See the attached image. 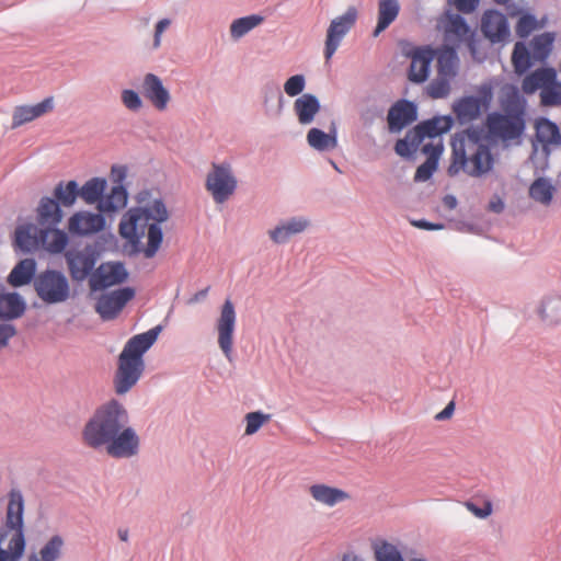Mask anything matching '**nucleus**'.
Returning a JSON list of instances; mask_svg holds the SVG:
<instances>
[{"label": "nucleus", "mask_w": 561, "mask_h": 561, "mask_svg": "<svg viewBox=\"0 0 561 561\" xmlns=\"http://www.w3.org/2000/svg\"><path fill=\"white\" fill-rule=\"evenodd\" d=\"M83 443L94 449L105 447L113 458H129L138 454L140 439L129 426L125 407L111 400L99 407L82 431Z\"/></svg>", "instance_id": "f257e3e1"}, {"label": "nucleus", "mask_w": 561, "mask_h": 561, "mask_svg": "<svg viewBox=\"0 0 561 561\" xmlns=\"http://www.w3.org/2000/svg\"><path fill=\"white\" fill-rule=\"evenodd\" d=\"M168 217L163 202L153 201L146 207L128 209L121 219L118 231L134 251L142 252L150 259L160 249L163 239L160 225L167 221Z\"/></svg>", "instance_id": "f03ea898"}, {"label": "nucleus", "mask_w": 561, "mask_h": 561, "mask_svg": "<svg viewBox=\"0 0 561 561\" xmlns=\"http://www.w3.org/2000/svg\"><path fill=\"white\" fill-rule=\"evenodd\" d=\"M494 165L490 147L477 133L466 131L453 141V160L448 174L454 176L463 171L470 176L480 178L489 173Z\"/></svg>", "instance_id": "7ed1b4c3"}, {"label": "nucleus", "mask_w": 561, "mask_h": 561, "mask_svg": "<svg viewBox=\"0 0 561 561\" xmlns=\"http://www.w3.org/2000/svg\"><path fill=\"white\" fill-rule=\"evenodd\" d=\"M160 330V327H156L145 333L134 335L127 341L118 356L114 377L116 393L128 392L140 379L145 370L144 354L157 341Z\"/></svg>", "instance_id": "20e7f679"}, {"label": "nucleus", "mask_w": 561, "mask_h": 561, "mask_svg": "<svg viewBox=\"0 0 561 561\" xmlns=\"http://www.w3.org/2000/svg\"><path fill=\"white\" fill-rule=\"evenodd\" d=\"M451 121L448 117H434L409 130L403 139L396 142L394 150L401 157H410L416 152L426 138L428 142L442 141L439 136L448 131Z\"/></svg>", "instance_id": "39448f33"}, {"label": "nucleus", "mask_w": 561, "mask_h": 561, "mask_svg": "<svg viewBox=\"0 0 561 561\" xmlns=\"http://www.w3.org/2000/svg\"><path fill=\"white\" fill-rule=\"evenodd\" d=\"M23 510L22 494L12 491L7 510L5 527L14 533L9 540L8 550L0 549V561H19L24 552Z\"/></svg>", "instance_id": "423d86ee"}, {"label": "nucleus", "mask_w": 561, "mask_h": 561, "mask_svg": "<svg viewBox=\"0 0 561 561\" xmlns=\"http://www.w3.org/2000/svg\"><path fill=\"white\" fill-rule=\"evenodd\" d=\"M485 126L490 136L508 145L518 142L525 130L524 108H516L508 113H491L488 115Z\"/></svg>", "instance_id": "0eeeda50"}, {"label": "nucleus", "mask_w": 561, "mask_h": 561, "mask_svg": "<svg viewBox=\"0 0 561 561\" xmlns=\"http://www.w3.org/2000/svg\"><path fill=\"white\" fill-rule=\"evenodd\" d=\"M34 290L46 305H57L70 297V284L67 276L56 270H45L34 278Z\"/></svg>", "instance_id": "6e6552de"}, {"label": "nucleus", "mask_w": 561, "mask_h": 561, "mask_svg": "<svg viewBox=\"0 0 561 561\" xmlns=\"http://www.w3.org/2000/svg\"><path fill=\"white\" fill-rule=\"evenodd\" d=\"M238 180L229 162H213L205 180V188L216 204H224L236 193Z\"/></svg>", "instance_id": "1a4fd4ad"}, {"label": "nucleus", "mask_w": 561, "mask_h": 561, "mask_svg": "<svg viewBox=\"0 0 561 561\" xmlns=\"http://www.w3.org/2000/svg\"><path fill=\"white\" fill-rule=\"evenodd\" d=\"M357 19V10L354 7L347 9V11L331 21L330 26L327 31L324 57L329 61L336 49L339 48L343 37L353 27Z\"/></svg>", "instance_id": "9d476101"}, {"label": "nucleus", "mask_w": 561, "mask_h": 561, "mask_svg": "<svg viewBox=\"0 0 561 561\" xmlns=\"http://www.w3.org/2000/svg\"><path fill=\"white\" fill-rule=\"evenodd\" d=\"M492 100L490 88L483 87L478 96H465L454 105V113L461 123L477 119L483 111H486Z\"/></svg>", "instance_id": "9b49d317"}, {"label": "nucleus", "mask_w": 561, "mask_h": 561, "mask_svg": "<svg viewBox=\"0 0 561 561\" xmlns=\"http://www.w3.org/2000/svg\"><path fill=\"white\" fill-rule=\"evenodd\" d=\"M65 259L69 274L76 282H82L91 276L98 261L95 252L90 247L81 250H69L65 253Z\"/></svg>", "instance_id": "f8f14e48"}, {"label": "nucleus", "mask_w": 561, "mask_h": 561, "mask_svg": "<svg viewBox=\"0 0 561 561\" xmlns=\"http://www.w3.org/2000/svg\"><path fill=\"white\" fill-rule=\"evenodd\" d=\"M236 327V310L232 301L226 299L217 321L218 345L227 359L231 360L233 332Z\"/></svg>", "instance_id": "ddd939ff"}, {"label": "nucleus", "mask_w": 561, "mask_h": 561, "mask_svg": "<svg viewBox=\"0 0 561 561\" xmlns=\"http://www.w3.org/2000/svg\"><path fill=\"white\" fill-rule=\"evenodd\" d=\"M128 273L122 263H102L90 276L91 290H102L118 285L127 279Z\"/></svg>", "instance_id": "4468645a"}, {"label": "nucleus", "mask_w": 561, "mask_h": 561, "mask_svg": "<svg viewBox=\"0 0 561 561\" xmlns=\"http://www.w3.org/2000/svg\"><path fill=\"white\" fill-rule=\"evenodd\" d=\"M135 296V290L124 287L102 295L95 305V310L103 320H112L118 316L125 305Z\"/></svg>", "instance_id": "2eb2a0df"}, {"label": "nucleus", "mask_w": 561, "mask_h": 561, "mask_svg": "<svg viewBox=\"0 0 561 561\" xmlns=\"http://www.w3.org/2000/svg\"><path fill=\"white\" fill-rule=\"evenodd\" d=\"M411 59L408 78L411 82L423 83L430 75V67L436 56V50L426 47H413L407 53Z\"/></svg>", "instance_id": "dca6fc26"}, {"label": "nucleus", "mask_w": 561, "mask_h": 561, "mask_svg": "<svg viewBox=\"0 0 561 561\" xmlns=\"http://www.w3.org/2000/svg\"><path fill=\"white\" fill-rule=\"evenodd\" d=\"M105 227V218L101 214L87 210L75 213L68 219V231L75 236H91L102 231Z\"/></svg>", "instance_id": "f3484780"}, {"label": "nucleus", "mask_w": 561, "mask_h": 561, "mask_svg": "<svg viewBox=\"0 0 561 561\" xmlns=\"http://www.w3.org/2000/svg\"><path fill=\"white\" fill-rule=\"evenodd\" d=\"M141 93L156 110L161 112L168 107L171 101L169 90L163 85L161 79L153 73H147L144 77Z\"/></svg>", "instance_id": "a211bd4d"}, {"label": "nucleus", "mask_w": 561, "mask_h": 561, "mask_svg": "<svg viewBox=\"0 0 561 561\" xmlns=\"http://www.w3.org/2000/svg\"><path fill=\"white\" fill-rule=\"evenodd\" d=\"M481 31L492 43H500L510 36L507 21L499 11H486L481 20Z\"/></svg>", "instance_id": "6ab92c4d"}, {"label": "nucleus", "mask_w": 561, "mask_h": 561, "mask_svg": "<svg viewBox=\"0 0 561 561\" xmlns=\"http://www.w3.org/2000/svg\"><path fill=\"white\" fill-rule=\"evenodd\" d=\"M416 106L407 100L398 101L388 112L390 131H400L416 119Z\"/></svg>", "instance_id": "aec40b11"}, {"label": "nucleus", "mask_w": 561, "mask_h": 561, "mask_svg": "<svg viewBox=\"0 0 561 561\" xmlns=\"http://www.w3.org/2000/svg\"><path fill=\"white\" fill-rule=\"evenodd\" d=\"M42 228L32 222L19 225L14 231V245L24 253L41 249Z\"/></svg>", "instance_id": "412c9836"}, {"label": "nucleus", "mask_w": 561, "mask_h": 561, "mask_svg": "<svg viewBox=\"0 0 561 561\" xmlns=\"http://www.w3.org/2000/svg\"><path fill=\"white\" fill-rule=\"evenodd\" d=\"M53 108V98H46L45 100L35 105L16 106L12 114V128H18L26 123H30L51 112Z\"/></svg>", "instance_id": "4be33fe9"}, {"label": "nucleus", "mask_w": 561, "mask_h": 561, "mask_svg": "<svg viewBox=\"0 0 561 561\" xmlns=\"http://www.w3.org/2000/svg\"><path fill=\"white\" fill-rule=\"evenodd\" d=\"M421 151L427 156V159L422 163L415 172L414 180L416 182L427 181L437 168L438 159L443 152V144L440 141L426 142L421 148Z\"/></svg>", "instance_id": "5701e85b"}, {"label": "nucleus", "mask_w": 561, "mask_h": 561, "mask_svg": "<svg viewBox=\"0 0 561 561\" xmlns=\"http://www.w3.org/2000/svg\"><path fill=\"white\" fill-rule=\"evenodd\" d=\"M62 210L54 198L43 197L41 198L36 208V218L43 227H56L62 220Z\"/></svg>", "instance_id": "b1692460"}, {"label": "nucleus", "mask_w": 561, "mask_h": 561, "mask_svg": "<svg viewBox=\"0 0 561 561\" xmlns=\"http://www.w3.org/2000/svg\"><path fill=\"white\" fill-rule=\"evenodd\" d=\"M25 308L24 299L16 293L5 291V288L2 285V290L0 293V319H18L23 316Z\"/></svg>", "instance_id": "393cba45"}, {"label": "nucleus", "mask_w": 561, "mask_h": 561, "mask_svg": "<svg viewBox=\"0 0 561 561\" xmlns=\"http://www.w3.org/2000/svg\"><path fill=\"white\" fill-rule=\"evenodd\" d=\"M557 79V71L553 68H540L527 75L522 82V90L526 94L540 92L548 83Z\"/></svg>", "instance_id": "a878e982"}, {"label": "nucleus", "mask_w": 561, "mask_h": 561, "mask_svg": "<svg viewBox=\"0 0 561 561\" xmlns=\"http://www.w3.org/2000/svg\"><path fill=\"white\" fill-rule=\"evenodd\" d=\"M309 493L314 501L328 506H334L335 504L350 499L347 492L321 483L311 485L309 488Z\"/></svg>", "instance_id": "bb28decb"}, {"label": "nucleus", "mask_w": 561, "mask_h": 561, "mask_svg": "<svg viewBox=\"0 0 561 561\" xmlns=\"http://www.w3.org/2000/svg\"><path fill=\"white\" fill-rule=\"evenodd\" d=\"M68 241V236L65 231L55 227L42 228L41 248L48 253H61L66 249Z\"/></svg>", "instance_id": "cd10ccee"}, {"label": "nucleus", "mask_w": 561, "mask_h": 561, "mask_svg": "<svg viewBox=\"0 0 561 561\" xmlns=\"http://www.w3.org/2000/svg\"><path fill=\"white\" fill-rule=\"evenodd\" d=\"M36 272V262L34 259L21 260L10 272L8 283L13 287H20L30 284Z\"/></svg>", "instance_id": "c85d7f7f"}, {"label": "nucleus", "mask_w": 561, "mask_h": 561, "mask_svg": "<svg viewBox=\"0 0 561 561\" xmlns=\"http://www.w3.org/2000/svg\"><path fill=\"white\" fill-rule=\"evenodd\" d=\"M294 110L298 121L302 125L310 124L320 111V103L313 94H302L294 103Z\"/></svg>", "instance_id": "c756f323"}, {"label": "nucleus", "mask_w": 561, "mask_h": 561, "mask_svg": "<svg viewBox=\"0 0 561 561\" xmlns=\"http://www.w3.org/2000/svg\"><path fill=\"white\" fill-rule=\"evenodd\" d=\"M400 4L398 0H379L378 2V21L373 33L377 37L383 32L399 15Z\"/></svg>", "instance_id": "7c9ffc66"}, {"label": "nucleus", "mask_w": 561, "mask_h": 561, "mask_svg": "<svg viewBox=\"0 0 561 561\" xmlns=\"http://www.w3.org/2000/svg\"><path fill=\"white\" fill-rule=\"evenodd\" d=\"M127 192L123 185L114 186L111 192L99 201L98 209L103 214L117 211L126 206Z\"/></svg>", "instance_id": "2f4dec72"}, {"label": "nucleus", "mask_w": 561, "mask_h": 561, "mask_svg": "<svg viewBox=\"0 0 561 561\" xmlns=\"http://www.w3.org/2000/svg\"><path fill=\"white\" fill-rule=\"evenodd\" d=\"M308 226V221L301 218H293L278 225L271 230L270 237L275 243H285L291 236L302 232Z\"/></svg>", "instance_id": "473e14b6"}, {"label": "nucleus", "mask_w": 561, "mask_h": 561, "mask_svg": "<svg viewBox=\"0 0 561 561\" xmlns=\"http://www.w3.org/2000/svg\"><path fill=\"white\" fill-rule=\"evenodd\" d=\"M538 314L549 325L559 324L561 322V297L551 296L545 298L540 304Z\"/></svg>", "instance_id": "72a5a7b5"}, {"label": "nucleus", "mask_w": 561, "mask_h": 561, "mask_svg": "<svg viewBox=\"0 0 561 561\" xmlns=\"http://www.w3.org/2000/svg\"><path fill=\"white\" fill-rule=\"evenodd\" d=\"M536 137L543 147H548L550 145L558 146L561 144L559 127L546 118H541L537 122Z\"/></svg>", "instance_id": "f704fd0d"}, {"label": "nucleus", "mask_w": 561, "mask_h": 561, "mask_svg": "<svg viewBox=\"0 0 561 561\" xmlns=\"http://www.w3.org/2000/svg\"><path fill=\"white\" fill-rule=\"evenodd\" d=\"M64 548V540L60 536H53L37 553H31L27 561H57Z\"/></svg>", "instance_id": "c9c22d12"}, {"label": "nucleus", "mask_w": 561, "mask_h": 561, "mask_svg": "<svg viewBox=\"0 0 561 561\" xmlns=\"http://www.w3.org/2000/svg\"><path fill=\"white\" fill-rule=\"evenodd\" d=\"M470 30L460 15H451L445 27V36L448 42L460 43L467 41Z\"/></svg>", "instance_id": "e433bc0d"}, {"label": "nucleus", "mask_w": 561, "mask_h": 561, "mask_svg": "<svg viewBox=\"0 0 561 561\" xmlns=\"http://www.w3.org/2000/svg\"><path fill=\"white\" fill-rule=\"evenodd\" d=\"M106 188V181L101 178H93L87 181L79 188V196L89 205L99 204Z\"/></svg>", "instance_id": "4c0bfd02"}, {"label": "nucleus", "mask_w": 561, "mask_h": 561, "mask_svg": "<svg viewBox=\"0 0 561 561\" xmlns=\"http://www.w3.org/2000/svg\"><path fill=\"white\" fill-rule=\"evenodd\" d=\"M458 57L454 48H444L437 55V73L454 79L457 75Z\"/></svg>", "instance_id": "58836bf2"}, {"label": "nucleus", "mask_w": 561, "mask_h": 561, "mask_svg": "<svg viewBox=\"0 0 561 561\" xmlns=\"http://www.w3.org/2000/svg\"><path fill=\"white\" fill-rule=\"evenodd\" d=\"M310 147L319 151L334 149L337 146L335 133L327 134L319 128H311L307 134Z\"/></svg>", "instance_id": "ea45409f"}, {"label": "nucleus", "mask_w": 561, "mask_h": 561, "mask_svg": "<svg viewBox=\"0 0 561 561\" xmlns=\"http://www.w3.org/2000/svg\"><path fill=\"white\" fill-rule=\"evenodd\" d=\"M78 196L79 186L76 181L59 182L54 188V199L65 207L72 206Z\"/></svg>", "instance_id": "a19ab883"}, {"label": "nucleus", "mask_w": 561, "mask_h": 561, "mask_svg": "<svg viewBox=\"0 0 561 561\" xmlns=\"http://www.w3.org/2000/svg\"><path fill=\"white\" fill-rule=\"evenodd\" d=\"M263 16L252 14L234 20L230 25V35L233 39H239L254 27L263 22Z\"/></svg>", "instance_id": "79ce46f5"}, {"label": "nucleus", "mask_w": 561, "mask_h": 561, "mask_svg": "<svg viewBox=\"0 0 561 561\" xmlns=\"http://www.w3.org/2000/svg\"><path fill=\"white\" fill-rule=\"evenodd\" d=\"M531 58L527 46L523 42H517L512 54V64L517 75L525 73L531 67Z\"/></svg>", "instance_id": "37998d69"}, {"label": "nucleus", "mask_w": 561, "mask_h": 561, "mask_svg": "<svg viewBox=\"0 0 561 561\" xmlns=\"http://www.w3.org/2000/svg\"><path fill=\"white\" fill-rule=\"evenodd\" d=\"M553 41L554 37L551 33H543L535 36L531 41L534 59L541 62L545 61L552 50Z\"/></svg>", "instance_id": "c03bdc74"}, {"label": "nucleus", "mask_w": 561, "mask_h": 561, "mask_svg": "<svg viewBox=\"0 0 561 561\" xmlns=\"http://www.w3.org/2000/svg\"><path fill=\"white\" fill-rule=\"evenodd\" d=\"M553 193L554 187L552 184L542 178L537 179L529 188L530 197L543 205H549L551 203Z\"/></svg>", "instance_id": "a18cd8bd"}, {"label": "nucleus", "mask_w": 561, "mask_h": 561, "mask_svg": "<svg viewBox=\"0 0 561 561\" xmlns=\"http://www.w3.org/2000/svg\"><path fill=\"white\" fill-rule=\"evenodd\" d=\"M451 81V78L437 73L436 78L427 85L426 92L432 99L446 98L450 92Z\"/></svg>", "instance_id": "49530a36"}, {"label": "nucleus", "mask_w": 561, "mask_h": 561, "mask_svg": "<svg viewBox=\"0 0 561 561\" xmlns=\"http://www.w3.org/2000/svg\"><path fill=\"white\" fill-rule=\"evenodd\" d=\"M541 104L546 106L561 105V83L554 79L540 92Z\"/></svg>", "instance_id": "de8ad7c7"}, {"label": "nucleus", "mask_w": 561, "mask_h": 561, "mask_svg": "<svg viewBox=\"0 0 561 561\" xmlns=\"http://www.w3.org/2000/svg\"><path fill=\"white\" fill-rule=\"evenodd\" d=\"M377 561H404L396 546L389 542H381L375 546Z\"/></svg>", "instance_id": "09e8293b"}, {"label": "nucleus", "mask_w": 561, "mask_h": 561, "mask_svg": "<svg viewBox=\"0 0 561 561\" xmlns=\"http://www.w3.org/2000/svg\"><path fill=\"white\" fill-rule=\"evenodd\" d=\"M539 27H540V25L538 23V20L534 15H531L529 13H524L518 19L515 30H516V34L519 37L524 38V37H527L530 33H533L534 31H536Z\"/></svg>", "instance_id": "8fccbe9b"}, {"label": "nucleus", "mask_w": 561, "mask_h": 561, "mask_svg": "<svg viewBox=\"0 0 561 561\" xmlns=\"http://www.w3.org/2000/svg\"><path fill=\"white\" fill-rule=\"evenodd\" d=\"M270 414H264L259 411L248 413L245 415V434L253 435L254 433H256L264 423L270 421Z\"/></svg>", "instance_id": "3c124183"}, {"label": "nucleus", "mask_w": 561, "mask_h": 561, "mask_svg": "<svg viewBox=\"0 0 561 561\" xmlns=\"http://www.w3.org/2000/svg\"><path fill=\"white\" fill-rule=\"evenodd\" d=\"M305 77L302 75H295L287 79L284 84V91L288 96H296L305 89Z\"/></svg>", "instance_id": "603ef678"}, {"label": "nucleus", "mask_w": 561, "mask_h": 561, "mask_svg": "<svg viewBox=\"0 0 561 561\" xmlns=\"http://www.w3.org/2000/svg\"><path fill=\"white\" fill-rule=\"evenodd\" d=\"M122 102L130 111H138L142 106V101L138 93L129 89L122 92Z\"/></svg>", "instance_id": "864d4df0"}, {"label": "nucleus", "mask_w": 561, "mask_h": 561, "mask_svg": "<svg viewBox=\"0 0 561 561\" xmlns=\"http://www.w3.org/2000/svg\"><path fill=\"white\" fill-rule=\"evenodd\" d=\"M466 507L469 512L479 518H485L492 513V504L490 501H485L481 507L472 502H467Z\"/></svg>", "instance_id": "5fc2aeb1"}, {"label": "nucleus", "mask_w": 561, "mask_h": 561, "mask_svg": "<svg viewBox=\"0 0 561 561\" xmlns=\"http://www.w3.org/2000/svg\"><path fill=\"white\" fill-rule=\"evenodd\" d=\"M16 330L10 323H0V350L8 345L9 340L14 336Z\"/></svg>", "instance_id": "6e6d98bb"}, {"label": "nucleus", "mask_w": 561, "mask_h": 561, "mask_svg": "<svg viewBox=\"0 0 561 561\" xmlns=\"http://www.w3.org/2000/svg\"><path fill=\"white\" fill-rule=\"evenodd\" d=\"M171 25L170 19L160 20L154 27V36H153V48H158L161 45V37L163 32Z\"/></svg>", "instance_id": "4d7b16f0"}, {"label": "nucleus", "mask_w": 561, "mask_h": 561, "mask_svg": "<svg viewBox=\"0 0 561 561\" xmlns=\"http://www.w3.org/2000/svg\"><path fill=\"white\" fill-rule=\"evenodd\" d=\"M453 3L459 11L469 13L472 12L479 0H448Z\"/></svg>", "instance_id": "13d9d810"}, {"label": "nucleus", "mask_w": 561, "mask_h": 561, "mask_svg": "<svg viewBox=\"0 0 561 561\" xmlns=\"http://www.w3.org/2000/svg\"><path fill=\"white\" fill-rule=\"evenodd\" d=\"M112 179L118 185H122L127 175V168L124 165H114L111 171Z\"/></svg>", "instance_id": "bf43d9fd"}, {"label": "nucleus", "mask_w": 561, "mask_h": 561, "mask_svg": "<svg viewBox=\"0 0 561 561\" xmlns=\"http://www.w3.org/2000/svg\"><path fill=\"white\" fill-rule=\"evenodd\" d=\"M454 411H455V402L454 401H450L443 411H440L439 413H437L435 415V420L436 421H444V420H448L453 416L454 414Z\"/></svg>", "instance_id": "052dcab7"}, {"label": "nucleus", "mask_w": 561, "mask_h": 561, "mask_svg": "<svg viewBox=\"0 0 561 561\" xmlns=\"http://www.w3.org/2000/svg\"><path fill=\"white\" fill-rule=\"evenodd\" d=\"M413 225L417 228L426 229V230H439L443 228L440 224H431L425 220L413 221Z\"/></svg>", "instance_id": "680f3d73"}, {"label": "nucleus", "mask_w": 561, "mask_h": 561, "mask_svg": "<svg viewBox=\"0 0 561 561\" xmlns=\"http://www.w3.org/2000/svg\"><path fill=\"white\" fill-rule=\"evenodd\" d=\"M489 208L494 213H501L504 209V203L501 198L496 197L490 202Z\"/></svg>", "instance_id": "e2e57ef3"}, {"label": "nucleus", "mask_w": 561, "mask_h": 561, "mask_svg": "<svg viewBox=\"0 0 561 561\" xmlns=\"http://www.w3.org/2000/svg\"><path fill=\"white\" fill-rule=\"evenodd\" d=\"M444 204L448 208L453 209V208L456 207L457 201H456V198L454 196L447 195V196L444 197Z\"/></svg>", "instance_id": "0e129e2a"}, {"label": "nucleus", "mask_w": 561, "mask_h": 561, "mask_svg": "<svg viewBox=\"0 0 561 561\" xmlns=\"http://www.w3.org/2000/svg\"><path fill=\"white\" fill-rule=\"evenodd\" d=\"M520 12H522V10L515 4L508 5V8H507V13L510 16H516V15L520 14Z\"/></svg>", "instance_id": "69168bd1"}, {"label": "nucleus", "mask_w": 561, "mask_h": 561, "mask_svg": "<svg viewBox=\"0 0 561 561\" xmlns=\"http://www.w3.org/2000/svg\"><path fill=\"white\" fill-rule=\"evenodd\" d=\"M208 293V288H205L201 291H198L197 294H195V296L192 298V301H198L201 299H203L204 297H206Z\"/></svg>", "instance_id": "338daca9"}, {"label": "nucleus", "mask_w": 561, "mask_h": 561, "mask_svg": "<svg viewBox=\"0 0 561 561\" xmlns=\"http://www.w3.org/2000/svg\"><path fill=\"white\" fill-rule=\"evenodd\" d=\"M342 561H357V557L353 553H346L343 556Z\"/></svg>", "instance_id": "774afa93"}]
</instances>
